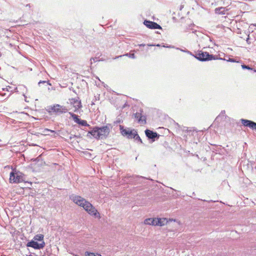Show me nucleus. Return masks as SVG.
<instances>
[{"mask_svg": "<svg viewBox=\"0 0 256 256\" xmlns=\"http://www.w3.org/2000/svg\"><path fill=\"white\" fill-rule=\"evenodd\" d=\"M70 198L77 205L82 207L90 215L100 218V214L93 206L84 198L79 196L72 194Z\"/></svg>", "mask_w": 256, "mask_h": 256, "instance_id": "1", "label": "nucleus"}, {"mask_svg": "<svg viewBox=\"0 0 256 256\" xmlns=\"http://www.w3.org/2000/svg\"><path fill=\"white\" fill-rule=\"evenodd\" d=\"M110 132L109 126H107L102 127L96 126L92 130L88 132L94 138L97 140L105 139L107 138Z\"/></svg>", "mask_w": 256, "mask_h": 256, "instance_id": "2", "label": "nucleus"}, {"mask_svg": "<svg viewBox=\"0 0 256 256\" xmlns=\"http://www.w3.org/2000/svg\"><path fill=\"white\" fill-rule=\"evenodd\" d=\"M48 111L50 114H60L67 112L68 109L64 106L56 104L50 106L48 108Z\"/></svg>", "mask_w": 256, "mask_h": 256, "instance_id": "3", "label": "nucleus"}, {"mask_svg": "<svg viewBox=\"0 0 256 256\" xmlns=\"http://www.w3.org/2000/svg\"><path fill=\"white\" fill-rule=\"evenodd\" d=\"M23 180V174L20 172L16 170L10 173V183H20Z\"/></svg>", "mask_w": 256, "mask_h": 256, "instance_id": "4", "label": "nucleus"}, {"mask_svg": "<svg viewBox=\"0 0 256 256\" xmlns=\"http://www.w3.org/2000/svg\"><path fill=\"white\" fill-rule=\"evenodd\" d=\"M195 58L202 62L208 61L216 59V56L212 54H210L208 52H200L196 54Z\"/></svg>", "mask_w": 256, "mask_h": 256, "instance_id": "5", "label": "nucleus"}, {"mask_svg": "<svg viewBox=\"0 0 256 256\" xmlns=\"http://www.w3.org/2000/svg\"><path fill=\"white\" fill-rule=\"evenodd\" d=\"M120 130L122 135L127 136L128 138H132L134 135V133L136 132V130L134 129L130 130V128H124V126L122 125L120 126Z\"/></svg>", "mask_w": 256, "mask_h": 256, "instance_id": "6", "label": "nucleus"}, {"mask_svg": "<svg viewBox=\"0 0 256 256\" xmlns=\"http://www.w3.org/2000/svg\"><path fill=\"white\" fill-rule=\"evenodd\" d=\"M26 246L28 247H31L36 250H40L43 248L45 246V242H42L38 243V242L32 240L30 242H28Z\"/></svg>", "mask_w": 256, "mask_h": 256, "instance_id": "7", "label": "nucleus"}, {"mask_svg": "<svg viewBox=\"0 0 256 256\" xmlns=\"http://www.w3.org/2000/svg\"><path fill=\"white\" fill-rule=\"evenodd\" d=\"M70 104L73 106L74 108V112H77L78 110L82 107L81 101L78 98H73L70 99Z\"/></svg>", "mask_w": 256, "mask_h": 256, "instance_id": "8", "label": "nucleus"}, {"mask_svg": "<svg viewBox=\"0 0 256 256\" xmlns=\"http://www.w3.org/2000/svg\"><path fill=\"white\" fill-rule=\"evenodd\" d=\"M240 121L244 126L248 127L253 130H256V122L245 119H241Z\"/></svg>", "mask_w": 256, "mask_h": 256, "instance_id": "9", "label": "nucleus"}, {"mask_svg": "<svg viewBox=\"0 0 256 256\" xmlns=\"http://www.w3.org/2000/svg\"><path fill=\"white\" fill-rule=\"evenodd\" d=\"M144 24L148 28L150 29H162V27L160 26L157 23L150 21L145 20L144 22Z\"/></svg>", "mask_w": 256, "mask_h": 256, "instance_id": "10", "label": "nucleus"}, {"mask_svg": "<svg viewBox=\"0 0 256 256\" xmlns=\"http://www.w3.org/2000/svg\"><path fill=\"white\" fill-rule=\"evenodd\" d=\"M145 134L148 138L152 140V142H154L156 138H158L160 136V135L157 132H154L149 130H145Z\"/></svg>", "mask_w": 256, "mask_h": 256, "instance_id": "11", "label": "nucleus"}, {"mask_svg": "<svg viewBox=\"0 0 256 256\" xmlns=\"http://www.w3.org/2000/svg\"><path fill=\"white\" fill-rule=\"evenodd\" d=\"M134 118L138 120V122L140 124H146V117L142 114L141 112H137L134 114Z\"/></svg>", "mask_w": 256, "mask_h": 256, "instance_id": "12", "label": "nucleus"}, {"mask_svg": "<svg viewBox=\"0 0 256 256\" xmlns=\"http://www.w3.org/2000/svg\"><path fill=\"white\" fill-rule=\"evenodd\" d=\"M158 218H148L144 220V224L148 225L157 226L158 225Z\"/></svg>", "mask_w": 256, "mask_h": 256, "instance_id": "13", "label": "nucleus"}, {"mask_svg": "<svg viewBox=\"0 0 256 256\" xmlns=\"http://www.w3.org/2000/svg\"><path fill=\"white\" fill-rule=\"evenodd\" d=\"M215 13L218 14H224L226 12V8L220 7L217 8L214 10Z\"/></svg>", "mask_w": 256, "mask_h": 256, "instance_id": "14", "label": "nucleus"}, {"mask_svg": "<svg viewBox=\"0 0 256 256\" xmlns=\"http://www.w3.org/2000/svg\"><path fill=\"white\" fill-rule=\"evenodd\" d=\"M44 236L43 234H38L36 235L34 238L33 240L36 241V242H44Z\"/></svg>", "mask_w": 256, "mask_h": 256, "instance_id": "15", "label": "nucleus"}, {"mask_svg": "<svg viewBox=\"0 0 256 256\" xmlns=\"http://www.w3.org/2000/svg\"><path fill=\"white\" fill-rule=\"evenodd\" d=\"M69 114H70V116L72 118L74 122L78 124V122L80 120V118H78V116L71 112H70Z\"/></svg>", "mask_w": 256, "mask_h": 256, "instance_id": "16", "label": "nucleus"}, {"mask_svg": "<svg viewBox=\"0 0 256 256\" xmlns=\"http://www.w3.org/2000/svg\"><path fill=\"white\" fill-rule=\"evenodd\" d=\"M158 225L160 226H162L165 225L168 222V220L166 218H158Z\"/></svg>", "mask_w": 256, "mask_h": 256, "instance_id": "17", "label": "nucleus"}, {"mask_svg": "<svg viewBox=\"0 0 256 256\" xmlns=\"http://www.w3.org/2000/svg\"><path fill=\"white\" fill-rule=\"evenodd\" d=\"M134 135L132 137V138H134L136 140L139 142L140 144H142V140L138 134L137 132L136 131V132L135 133L134 132Z\"/></svg>", "mask_w": 256, "mask_h": 256, "instance_id": "18", "label": "nucleus"}, {"mask_svg": "<svg viewBox=\"0 0 256 256\" xmlns=\"http://www.w3.org/2000/svg\"><path fill=\"white\" fill-rule=\"evenodd\" d=\"M78 124L81 125L82 126H90V125L87 123L86 121L85 120H80V122L78 123Z\"/></svg>", "mask_w": 256, "mask_h": 256, "instance_id": "19", "label": "nucleus"}, {"mask_svg": "<svg viewBox=\"0 0 256 256\" xmlns=\"http://www.w3.org/2000/svg\"><path fill=\"white\" fill-rule=\"evenodd\" d=\"M128 56L129 58H136L134 54H126L123 56H118L116 57L115 58H118L119 57H122V56Z\"/></svg>", "mask_w": 256, "mask_h": 256, "instance_id": "20", "label": "nucleus"}, {"mask_svg": "<svg viewBox=\"0 0 256 256\" xmlns=\"http://www.w3.org/2000/svg\"><path fill=\"white\" fill-rule=\"evenodd\" d=\"M98 254H95L94 253L90 252H85L86 256H98Z\"/></svg>", "mask_w": 256, "mask_h": 256, "instance_id": "21", "label": "nucleus"}, {"mask_svg": "<svg viewBox=\"0 0 256 256\" xmlns=\"http://www.w3.org/2000/svg\"><path fill=\"white\" fill-rule=\"evenodd\" d=\"M242 68H243V69H248V70H252V68H250L249 66H246L245 64H242Z\"/></svg>", "mask_w": 256, "mask_h": 256, "instance_id": "22", "label": "nucleus"}, {"mask_svg": "<svg viewBox=\"0 0 256 256\" xmlns=\"http://www.w3.org/2000/svg\"><path fill=\"white\" fill-rule=\"evenodd\" d=\"M47 82L48 84L49 85H50V83H48V82L46 81V80H40L38 83V84L39 86H40V84H45Z\"/></svg>", "mask_w": 256, "mask_h": 256, "instance_id": "23", "label": "nucleus"}, {"mask_svg": "<svg viewBox=\"0 0 256 256\" xmlns=\"http://www.w3.org/2000/svg\"><path fill=\"white\" fill-rule=\"evenodd\" d=\"M92 60L94 61V62H97L98 60V58H90V64H92Z\"/></svg>", "mask_w": 256, "mask_h": 256, "instance_id": "24", "label": "nucleus"}, {"mask_svg": "<svg viewBox=\"0 0 256 256\" xmlns=\"http://www.w3.org/2000/svg\"><path fill=\"white\" fill-rule=\"evenodd\" d=\"M78 136H76V135H71L70 136V138L71 140L72 139V138H78Z\"/></svg>", "mask_w": 256, "mask_h": 256, "instance_id": "25", "label": "nucleus"}, {"mask_svg": "<svg viewBox=\"0 0 256 256\" xmlns=\"http://www.w3.org/2000/svg\"><path fill=\"white\" fill-rule=\"evenodd\" d=\"M45 131L50 132H55L54 130H50L47 129V128L45 130Z\"/></svg>", "mask_w": 256, "mask_h": 256, "instance_id": "26", "label": "nucleus"}, {"mask_svg": "<svg viewBox=\"0 0 256 256\" xmlns=\"http://www.w3.org/2000/svg\"><path fill=\"white\" fill-rule=\"evenodd\" d=\"M228 61L230 62H235V60L233 58H230Z\"/></svg>", "mask_w": 256, "mask_h": 256, "instance_id": "27", "label": "nucleus"}, {"mask_svg": "<svg viewBox=\"0 0 256 256\" xmlns=\"http://www.w3.org/2000/svg\"><path fill=\"white\" fill-rule=\"evenodd\" d=\"M140 46H145L144 44H140L138 45Z\"/></svg>", "mask_w": 256, "mask_h": 256, "instance_id": "28", "label": "nucleus"}, {"mask_svg": "<svg viewBox=\"0 0 256 256\" xmlns=\"http://www.w3.org/2000/svg\"><path fill=\"white\" fill-rule=\"evenodd\" d=\"M164 47H166V48H173V46H164Z\"/></svg>", "mask_w": 256, "mask_h": 256, "instance_id": "29", "label": "nucleus"}, {"mask_svg": "<svg viewBox=\"0 0 256 256\" xmlns=\"http://www.w3.org/2000/svg\"><path fill=\"white\" fill-rule=\"evenodd\" d=\"M248 40H249V38L248 37V38H247V39H246V42H247L248 43Z\"/></svg>", "mask_w": 256, "mask_h": 256, "instance_id": "30", "label": "nucleus"}, {"mask_svg": "<svg viewBox=\"0 0 256 256\" xmlns=\"http://www.w3.org/2000/svg\"><path fill=\"white\" fill-rule=\"evenodd\" d=\"M120 120H116V123H120Z\"/></svg>", "mask_w": 256, "mask_h": 256, "instance_id": "31", "label": "nucleus"}, {"mask_svg": "<svg viewBox=\"0 0 256 256\" xmlns=\"http://www.w3.org/2000/svg\"><path fill=\"white\" fill-rule=\"evenodd\" d=\"M24 96L25 97V101H26V102H27V100H26V96L24 95Z\"/></svg>", "mask_w": 256, "mask_h": 256, "instance_id": "32", "label": "nucleus"}, {"mask_svg": "<svg viewBox=\"0 0 256 256\" xmlns=\"http://www.w3.org/2000/svg\"><path fill=\"white\" fill-rule=\"evenodd\" d=\"M0 94L2 95V96H4L5 94Z\"/></svg>", "mask_w": 256, "mask_h": 256, "instance_id": "33", "label": "nucleus"}, {"mask_svg": "<svg viewBox=\"0 0 256 256\" xmlns=\"http://www.w3.org/2000/svg\"><path fill=\"white\" fill-rule=\"evenodd\" d=\"M148 46H153L154 45H152V44H148Z\"/></svg>", "mask_w": 256, "mask_h": 256, "instance_id": "34", "label": "nucleus"}, {"mask_svg": "<svg viewBox=\"0 0 256 256\" xmlns=\"http://www.w3.org/2000/svg\"><path fill=\"white\" fill-rule=\"evenodd\" d=\"M156 46H160V45L158 44H157V45H156Z\"/></svg>", "mask_w": 256, "mask_h": 256, "instance_id": "35", "label": "nucleus"}, {"mask_svg": "<svg viewBox=\"0 0 256 256\" xmlns=\"http://www.w3.org/2000/svg\"><path fill=\"white\" fill-rule=\"evenodd\" d=\"M98 256H102L100 254H98Z\"/></svg>", "mask_w": 256, "mask_h": 256, "instance_id": "36", "label": "nucleus"}, {"mask_svg": "<svg viewBox=\"0 0 256 256\" xmlns=\"http://www.w3.org/2000/svg\"><path fill=\"white\" fill-rule=\"evenodd\" d=\"M254 72H256V70H254Z\"/></svg>", "mask_w": 256, "mask_h": 256, "instance_id": "37", "label": "nucleus"}, {"mask_svg": "<svg viewBox=\"0 0 256 256\" xmlns=\"http://www.w3.org/2000/svg\"><path fill=\"white\" fill-rule=\"evenodd\" d=\"M255 26H256V24H255Z\"/></svg>", "mask_w": 256, "mask_h": 256, "instance_id": "38", "label": "nucleus"}, {"mask_svg": "<svg viewBox=\"0 0 256 256\" xmlns=\"http://www.w3.org/2000/svg\"><path fill=\"white\" fill-rule=\"evenodd\" d=\"M30 256H31V255H30Z\"/></svg>", "mask_w": 256, "mask_h": 256, "instance_id": "39", "label": "nucleus"}]
</instances>
